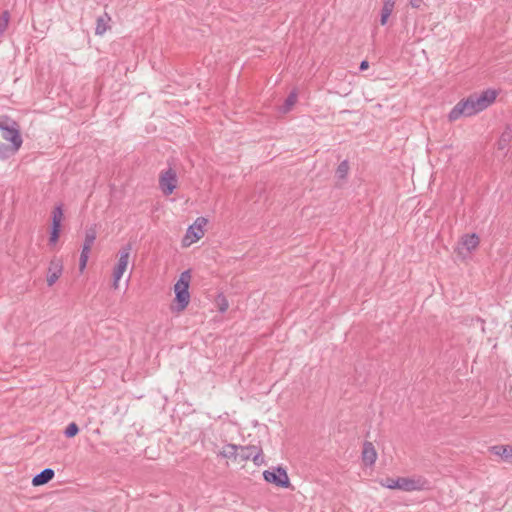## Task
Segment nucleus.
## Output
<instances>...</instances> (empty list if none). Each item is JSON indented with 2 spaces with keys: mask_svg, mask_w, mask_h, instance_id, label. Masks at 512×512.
Listing matches in <instances>:
<instances>
[{
  "mask_svg": "<svg viewBox=\"0 0 512 512\" xmlns=\"http://www.w3.org/2000/svg\"><path fill=\"white\" fill-rule=\"evenodd\" d=\"M63 219V210L61 206L55 207L52 212V226L61 227Z\"/></svg>",
  "mask_w": 512,
  "mask_h": 512,
  "instance_id": "aec40b11",
  "label": "nucleus"
},
{
  "mask_svg": "<svg viewBox=\"0 0 512 512\" xmlns=\"http://www.w3.org/2000/svg\"><path fill=\"white\" fill-rule=\"evenodd\" d=\"M54 475V470L46 468L33 478L32 484L34 486L44 485L48 483L54 477Z\"/></svg>",
  "mask_w": 512,
  "mask_h": 512,
  "instance_id": "ddd939ff",
  "label": "nucleus"
},
{
  "mask_svg": "<svg viewBox=\"0 0 512 512\" xmlns=\"http://www.w3.org/2000/svg\"><path fill=\"white\" fill-rule=\"evenodd\" d=\"M60 228L61 227L52 226V231H51V235H50V238H49V243L50 244H56L57 243V241L59 239Z\"/></svg>",
  "mask_w": 512,
  "mask_h": 512,
  "instance_id": "cd10ccee",
  "label": "nucleus"
},
{
  "mask_svg": "<svg viewBox=\"0 0 512 512\" xmlns=\"http://www.w3.org/2000/svg\"><path fill=\"white\" fill-rule=\"evenodd\" d=\"M348 172H349V163H348V161L344 160L339 164V166L336 170V176L339 179H345L346 176L348 175Z\"/></svg>",
  "mask_w": 512,
  "mask_h": 512,
  "instance_id": "412c9836",
  "label": "nucleus"
},
{
  "mask_svg": "<svg viewBox=\"0 0 512 512\" xmlns=\"http://www.w3.org/2000/svg\"><path fill=\"white\" fill-rule=\"evenodd\" d=\"M207 219L204 217H198L195 222L188 227L186 234L182 240L183 246H190L191 244L200 240L205 232L204 227L207 224Z\"/></svg>",
  "mask_w": 512,
  "mask_h": 512,
  "instance_id": "20e7f679",
  "label": "nucleus"
},
{
  "mask_svg": "<svg viewBox=\"0 0 512 512\" xmlns=\"http://www.w3.org/2000/svg\"><path fill=\"white\" fill-rule=\"evenodd\" d=\"M216 303H217V307H218L219 311L222 313L225 312L229 307L227 299L222 295H219L217 297Z\"/></svg>",
  "mask_w": 512,
  "mask_h": 512,
  "instance_id": "393cba45",
  "label": "nucleus"
},
{
  "mask_svg": "<svg viewBox=\"0 0 512 512\" xmlns=\"http://www.w3.org/2000/svg\"><path fill=\"white\" fill-rule=\"evenodd\" d=\"M2 137L6 141L11 142V145L17 149H20L23 143L18 125H12L10 127L2 128Z\"/></svg>",
  "mask_w": 512,
  "mask_h": 512,
  "instance_id": "1a4fd4ad",
  "label": "nucleus"
},
{
  "mask_svg": "<svg viewBox=\"0 0 512 512\" xmlns=\"http://www.w3.org/2000/svg\"><path fill=\"white\" fill-rule=\"evenodd\" d=\"M12 125H17L16 122L10 120L9 118H0V130L2 131L3 127H10Z\"/></svg>",
  "mask_w": 512,
  "mask_h": 512,
  "instance_id": "c85d7f7f",
  "label": "nucleus"
},
{
  "mask_svg": "<svg viewBox=\"0 0 512 512\" xmlns=\"http://www.w3.org/2000/svg\"><path fill=\"white\" fill-rule=\"evenodd\" d=\"M239 456L243 460L252 459V461L256 465H261L264 463V459L262 457V450L256 446H245V447H239Z\"/></svg>",
  "mask_w": 512,
  "mask_h": 512,
  "instance_id": "6e6552de",
  "label": "nucleus"
},
{
  "mask_svg": "<svg viewBox=\"0 0 512 512\" xmlns=\"http://www.w3.org/2000/svg\"><path fill=\"white\" fill-rule=\"evenodd\" d=\"M491 451L495 455L502 457L505 461L512 463V446L497 445L491 447Z\"/></svg>",
  "mask_w": 512,
  "mask_h": 512,
  "instance_id": "4468645a",
  "label": "nucleus"
},
{
  "mask_svg": "<svg viewBox=\"0 0 512 512\" xmlns=\"http://www.w3.org/2000/svg\"><path fill=\"white\" fill-rule=\"evenodd\" d=\"M263 477L267 482L273 483L280 487L286 488L290 485L287 472L281 467H278L275 471H264Z\"/></svg>",
  "mask_w": 512,
  "mask_h": 512,
  "instance_id": "0eeeda50",
  "label": "nucleus"
},
{
  "mask_svg": "<svg viewBox=\"0 0 512 512\" xmlns=\"http://www.w3.org/2000/svg\"><path fill=\"white\" fill-rule=\"evenodd\" d=\"M96 237H97V228H96V225H92L86 229L83 246L92 248Z\"/></svg>",
  "mask_w": 512,
  "mask_h": 512,
  "instance_id": "dca6fc26",
  "label": "nucleus"
},
{
  "mask_svg": "<svg viewBox=\"0 0 512 512\" xmlns=\"http://www.w3.org/2000/svg\"><path fill=\"white\" fill-rule=\"evenodd\" d=\"M60 228L61 227L52 226V231H51V235H50V238H49V243L50 244H56L57 243V241L59 239Z\"/></svg>",
  "mask_w": 512,
  "mask_h": 512,
  "instance_id": "bb28decb",
  "label": "nucleus"
},
{
  "mask_svg": "<svg viewBox=\"0 0 512 512\" xmlns=\"http://www.w3.org/2000/svg\"><path fill=\"white\" fill-rule=\"evenodd\" d=\"M177 186V175L176 172L169 168L163 171L159 177V187L164 195H170L173 193Z\"/></svg>",
  "mask_w": 512,
  "mask_h": 512,
  "instance_id": "423d86ee",
  "label": "nucleus"
},
{
  "mask_svg": "<svg viewBox=\"0 0 512 512\" xmlns=\"http://www.w3.org/2000/svg\"><path fill=\"white\" fill-rule=\"evenodd\" d=\"M389 17H390V15L381 13L380 24L381 25H386L387 22H388Z\"/></svg>",
  "mask_w": 512,
  "mask_h": 512,
  "instance_id": "2f4dec72",
  "label": "nucleus"
},
{
  "mask_svg": "<svg viewBox=\"0 0 512 512\" xmlns=\"http://www.w3.org/2000/svg\"><path fill=\"white\" fill-rule=\"evenodd\" d=\"M368 67H369L368 61L364 60V61L361 62V64H360V70L361 71L366 70Z\"/></svg>",
  "mask_w": 512,
  "mask_h": 512,
  "instance_id": "473e14b6",
  "label": "nucleus"
},
{
  "mask_svg": "<svg viewBox=\"0 0 512 512\" xmlns=\"http://www.w3.org/2000/svg\"><path fill=\"white\" fill-rule=\"evenodd\" d=\"M409 4L413 7V8H420L421 5L423 4V0H409Z\"/></svg>",
  "mask_w": 512,
  "mask_h": 512,
  "instance_id": "7c9ffc66",
  "label": "nucleus"
},
{
  "mask_svg": "<svg viewBox=\"0 0 512 512\" xmlns=\"http://www.w3.org/2000/svg\"><path fill=\"white\" fill-rule=\"evenodd\" d=\"M362 459L366 465H373L377 459L376 450L371 442H365L362 451Z\"/></svg>",
  "mask_w": 512,
  "mask_h": 512,
  "instance_id": "9b49d317",
  "label": "nucleus"
},
{
  "mask_svg": "<svg viewBox=\"0 0 512 512\" xmlns=\"http://www.w3.org/2000/svg\"><path fill=\"white\" fill-rule=\"evenodd\" d=\"M90 251H91V248H89L87 246L82 247L80 259L83 260V262L88 261Z\"/></svg>",
  "mask_w": 512,
  "mask_h": 512,
  "instance_id": "c756f323",
  "label": "nucleus"
},
{
  "mask_svg": "<svg viewBox=\"0 0 512 512\" xmlns=\"http://www.w3.org/2000/svg\"><path fill=\"white\" fill-rule=\"evenodd\" d=\"M382 2L381 13L391 15L395 7V0H382Z\"/></svg>",
  "mask_w": 512,
  "mask_h": 512,
  "instance_id": "5701e85b",
  "label": "nucleus"
},
{
  "mask_svg": "<svg viewBox=\"0 0 512 512\" xmlns=\"http://www.w3.org/2000/svg\"><path fill=\"white\" fill-rule=\"evenodd\" d=\"M297 101V94L296 92H291L287 99L285 100V103L283 105L282 111L284 113L290 111V109L294 106V104Z\"/></svg>",
  "mask_w": 512,
  "mask_h": 512,
  "instance_id": "4be33fe9",
  "label": "nucleus"
},
{
  "mask_svg": "<svg viewBox=\"0 0 512 512\" xmlns=\"http://www.w3.org/2000/svg\"><path fill=\"white\" fill-rule=\"evenodd\" d=\"M238 450L239 447L237 445L227 444L220 451V455L224 458H236L239 455Z\"/></svg>",
  "mask_w": 512,
  "mask_h": 512,
  "instance_id": "a211bd4d",
  "label": "nucleus"
},
{
  "mask_svg": "<svg viewBox=\"0 0 512 512\" xmlns=\"http://www.w3.org/2000/svg\"><path fill=\"white\" fill-rule=\"evenodd\" d=\"M63 272V262L59 258H53L50 261L47 275L48 286H53L60 278Z\"/></svg>",
  "mask_w": 512,
  "mask_h": 512,
  "instance_id": "9d476101",
  "label": "nucleus"
},
{
  "mask_svg": "<svg viewBox=\"0 0 512 512\" xmlns=\"http://www.w3.org/2000/svg\"><path fill=\"white\" fill-rule=\"evenodd\" d=\"M79 431V428L76 423L72 422L70 423L67 428L65 429V436L68 438L74 437Z\"/></svg>",
  "mask_w": 512,
  "mask_h": 512,
  "instance_id": "a878e982",
  "label": "nucleus"
},
{
  "mask_svg": "<svg viewBox=\"0 0 512 512\" xmlns=\"http://www.w3.org/2000/svg\"><path fill=\"white\" fill-rule=\"evenodd\" d=\"M191 281L190 270L183 271L179 279L174 284L175 303L172 308L176 312H182L186 309L190 302L189 285Z\"/></svg>",
  "mask_w": 512,
  "mask_h": 512,
  "instance_id": "f03ea898",
  "label": "nucleus"
},
{
  "mask_svg": "<svg viewBox=\"0 0 512 512\" xmlns=\"http://www.w3.org/2000/svg\"><path fill=\"white\" fill-rule=\"evenodd\" d=\"M10 15L7 11H4L0 16V36L6 31L9 23Z\"/></svg>",
  "mask_w": 512,
  "mask_h": 512,
  "instance_id": "b1692460",
  "label": "nucleus"
},
{
  "mask_svg": "<svg viewBox=\"0 0 512 512\" xmlns=\"http://www.w3.org/2000/svg\"><path fill=\"white\" fill-rule=\"evenodd\" d=\"M86 265H87V261H84L80 259L79 261V269L80 271H83L85 268H86Z\"/></svg>",
  "mask_w": 512,
  "mask_h": 512,
  "instance_id": "72a5a7b5",
  "label": "nucleus"
},
{
  "mask_svg": "<svg viewBox=\"0 0 512 512\" xmlns=\"http://www.w3.org/2000/svg\"><path fill=\"white\" fill-rule=\"evenodd\" d=\"M512 141V128L510 126H507L504 131L502 132L499 140H498V149L504 150L509 147L510 143Z\"/></svg>",
  "mask_w": 512,
  "mask_h": 512,
  "instance_id": "2eb2a0df",
  "label": "nucleus"
},
{
  "mask_svg": "<svg viewBox=\"0 0 512 512\" xmlns=\"http://www.w3.org/2000/svg\"><path fill=\"white\" fill-rule=\"evenodd\" d=\"M19 149L13 147L12 145H6L0 142V159L5 160L9 157L13 156L18 152Z\"/></svg>",
  "mask_w": 512,
  "mask_h": 512,
  "instance_id": "6ab92c4d",
  "label": "nucleus"
},
{
  "mask_svg": "<svg viewBox=\"0 0 512 512\" xmlns=\"http://www.w3.org/2000/svg\"><path fill=\"white\" fill-rule=\"evenodd\" d=\"M496 99V92L494 90H486L480 94H472L468 98L459 101L450 111L448 118L450 121H456L460 117H470L475 115L489 105Z\"/></svg>",
  "mask_w": 512,
  "mask_h": 512,
  "instance_id": "f257e3e1",
  "label": "nucleus"
},
{
  "mask_svg": "<svg viewBox=\"0 0 512 512\" xmlns=\"http://www.w3.org/2000/svg\"><path fill=\"white\" fill-rule=\"evenodd\" d=\"M460 245L468 252L475 250L479 245V237L477 234H466L461 238Z\"/></svg>",
  "mask_w": 512,
  "mask_h": 512,
  "instance_id": "f8f14e48",
  "label": "nucleus"
},
{
  "mask_svg": "<svg viewBox=\"0 0 512 512\" xmlns=\"http://www.w3.org/2000/svg\"><path fill=\"white\" fill-rule=\"evenodd\" d=\"M108 21H110V17L108 16V14H104L103 16H100L97 19V25L95 29V33L97 35H103L107 31Z\"/></svg>",
  "mask_w": 512,
  "mask_h": 512,
  "instance_id": "f3484780",
  "label": "nucleus"
},
{
  "mask_svg": "<svg viewBox=\"0 0 512 512\" xmlns=\"http://www.w3.org/2000/svg\"><path fill=\"white\" fill-rule=\"evenodd\" d=\"M383 485L389 489H400L404 491H414L422 488L420 480L410 478H388Z\"/></svg>",
  "mask_w": 512,
  "mask_h": 512,
  "instance_id": "39448f33",
  "label": "nucleus"
},
{
  "mask_svg": "<svg viewBox=\"0 0 512 512\" xmlns=\"http://www.w3.org/2000/svg\"><path fill=\"white\" fill-rule=\"evenodd\" d=\"M131 250H132L131 244H126L119 250L118 262L113 270V288L114 289H117L119 287V281L122 278L124 272L127 270Z\"/></svg>",
  "mask_w": 512,
  "mask_h": 512,
  "instance_id": "7ed1b4c3",
  "label": "nucleus"
}]
</instances>
